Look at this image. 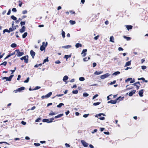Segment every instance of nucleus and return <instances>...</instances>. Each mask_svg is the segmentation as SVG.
<instances>
[{"label": "nucleus", "mask_w": 148, "mask_h": 148, "mask_svg": "<svg viewBox=\"0 0 148 148\" xmlns=\"http://www.w3.org/2000/svg\"><path fill=\"white\" fill-rule=\"evenodd\" d=\"M27 58H26V56H24L20 58V59L21 60H25V63H27L28 62V56H27Z\"/></svg>", "instance_id": "6e6552de"}, {"label": "nucleus", "mask_w": 148, "mask_h": 148, "mask_svg": "<svg viewBox=\"0 0 148 148\" xmlns=\"http://www.w3.org/2000/svg\"><path fill=\"white\" fill-rule=\"evenodd\" d=\"M27 11L26 10H25L22 11V14H26L27 13Z\"/></svg>", "instance_id": "3c124183"}, {"label": "nucleus", "mask_w": 148, "mask_h": 148, "mask_svg": "<svg viewBox=\"0 0 148 148\" xmlns=\"http://www.w3.org/2000/svg\"><path fill=\"white\" fill-rule=\"evenodd\" d=\"M132 80V78H128L125 80V82H127L130 81H131V80Z\"/></svg>", "instance_id": "ea45409f"}, {"label": "nucleus", "mask_w": 148, "mask_h": 148, "mask_svg": "<svg viewBox=\"0 0 148 148\" xmlns=\"http://www.w3.org/2000/svg\"><path fill=\"white\" fill-rule=\"evenodd\" d=\"M71 25H74L75 24L76 22L75 21H73V20H70L69 21Z\"/></svg>", "instance_id": "7c9ffc66"}, {"label": "nucleus", "mask_w": 148, "mask_h": 148, "mask_svg": "<svg viewBox=\"0 0 148 148\" xmlns=\"http://www.w3.org/2000/svg\"><path fill=\"white\" fill-rule=\"evenodd\" d=\"M11 18L14 21L16 20L17 19V18L14 15H12L11 16Z\"/></svg>", "instance_id": "473e14b6"}, {"label": "nucleus", "mask_w": 148, "mask_h": 148, "mask_svg": "<svg viewBox=\"0 0 148 148\" xmlns=\"http://www.w3.org/2000/svg\"><path fill=\"white\" fill-rule=\"evenodd\" d=\"M82 47V45L80 43H76L75 45V47L77 48H78L80 47Z\"/></svg>", "instance_id": "4be33fe9"}, {"label": "nucleus", "mask_w": 148, "mask_h": 148, "mask_svg": "<svg viewBox=\"0 0 148 148\" xmlns=\"http://www.w3.org/2000/svg\"><path fill=\"white\" fill-rule=\"evenodd\" d=\"M111 103L113 104H115L117 102V101L116 100V99L115 100H111Z\"/></svg>", "instance_id": "c756f323"}, {"label": "nucleus", "mask_w": 148, "mask_h": 148, "mask_svg": "<svg viewBox=\"0 0 148 148\" xmlns=\"http://www.w3.org/2000/svg\"><path fill=\"white\" fill-rule=\"evenodd\" d=\"M13 75H12L9 77H4L2 78V79H6L7 81H10L12 79L14 76Z\"/></svg>", "instance_id": "39448f33"}, {"label": "nucleus", "mask_w": 148, "mask_h": 148, "mask_svg": "<svg viewBox=\"0 0 148 148\" xmlns=\"http://www.w3.org/2000/svg\"><path fill=\"white\" fill-rule=\"evenodd\" d=\"M41 120V118H38L36 120L35 122H39L40 121V120Z\"/></svg>", "instance_id": "603ef678"}, {"label": "nucleus", "mask_w": 148, "mask_h": 148, "mask_svg": "<svg viewBox=\"0 0 148 148\" xmlns=\"http://www.w3.org/2000/svg\"><path fill=\"white\" fill-rule=\"evenodd\" d=\"M49 61V60L48 59V58L47 57V58L46 59H45L44 60L43 62L42 63V64H44L46 62H47Z\"/></svg>", "instance_id": "a18cd8bd"}, {"label": "nucleus", "mask_w": 148, "mask_h": 148, "mask_svg": "<svg viewBox=\"0 0 148 148\" xmlns=\"http://www.w3.org/2000/svg\"><path fill=\"white\" fill-rule=\"evenodd\" d=\"M124 98V97H121L120 96V97H119L117 98L116 99V101H117L119 100V101H121V100H123Z\"/></svg>", "instance_id": "bb28decb"}, {"label": "nucleus", "mask_w": 148, "mask_h": 148, "mask_svg": "<svg viewBox=\"0 0 148 148\" xmlns=\"http://www.w3.org/2000/svg\"><path fill=\"white\" fill-rule=\"evenodd\" d=\"M99 37V35H97L96 36H95L94 38V39L95 40H97L98 39V38Z\"/></svg>", "instance_id": "13d9d810"}, {"label": "nucleus", "mask_w": 148, "mask_h": 148, "mask_svg": "<svg viewBox=\"0 0 148 148\" xmlns=\"http://www.w3.org/2000/svg\"><path fill=\"white\" fill-rule=\"evenodd\" d=\"M25 27L24 26H23L21 29H20L19 30V32H20L22 33H23L25 32Z\"/></svg>", "instance_id": "4468645a"}, {"label": "nucleus", "mask_w": 148, "mask_h": 148, "mask_svg": "<svg viewBox=\"0 0 148 148\" xmlns=\"http://www.w3.org/2000/svg\"><path fill=\"white\" fill-rule=\"evenodd\" d=\"M68 77L67 75L64 76L63 78V80L65 82L68 79Z\"/></svg>", "instance_id": "b1692460"}, {"label": "nucleus", "mask_w": 148, "mask_h": 148, "mask_svg": "<svg viewBox=\"0 0 148 148\" xmlns=\"http://www.w3.org/2000/svg\"><path fill=\"white\" fill-rule=\"evenodd\" d=\"M30 54L33 59L34 58L35 55V53L32 50H31L30 51Z\"/></svg>", "instance_id": "9d476101"}, {"label": "nucleus", "mask_w": 148, "mask_h": 148, "mask_svg": "<svg viewBox=\"0 0 148 148\" xmlns=\"http://www.w3.org/2000/svg\"><path fill=\"white\" fill-rule=\"evenodd\" d=\"M27 33L26 32H25L24 33V34L22 35V37L23 38H25L27 36Z\"/></svg>", "instance_id": "cd10ccee"}, {"label": "nucleus", "mask_w": 148, "mask_h": 148, "mask_svg": "<svg viewBox=\"0 0 148 148\" xmlns=\"http://www.w3.org/2000/svg\"><path fill=\"white\" fill-rule=\"evenodd\" d=\"M72 92L73 94H77L78 93V90H74L72 91Z\"/></svg>", "instance_id": "c9c22d12"}, {"label": "nucleus", "mask_w": 148, "mask_h": 148, "mask_svg": "<svg viewBox=\"0 0 148 148\" xmlns=\"http://www.w3.org/2000/svg\"><path fill=\"white\" fill-rule=\"evenodd\" d=\"M56 114L57 113H56L52 111V112L51 113L49 114V115H54Z\"/></svg>", "instance_id": "de8ad7c7"}, {"label": "nucleus", "mask_w": 148, "mask_h": 148, "mask_svg": "<svg viewBox=\"0 0 148 148\" xmlns=\"http://www.w3.org/2000/svg\"><path fill=\"white\" fill-rule=\"evenodd\" d=\"M138 79L139 80H142L143 81V82H148L147 80H145V79L144 77H141V78H138Z\"/></svg>", "instance_id": "aec40b11"}, {"label": "nucleus", "mask_w": 148, "mask_h": 148, "mask_svg": "<svg viewBox=\"0 0 148 148\" xmlns=\"http://www.w3.org/2000/svg\"><path fill=\"white\" fill-rule=\"evenodd\" d=\"M16 28H12V27H10V28H9V30H10V32H12L13 31H14V30L15 29H16Z\"/></svg>", "instance_id": "c03bdc74"}, {"label": "nucleus", "mask_w": 148, "mask_h": 148, "mask_svg": "<svg viewBox=\"0 0 148 148\" xmlns=\"http://www.w3.org/2000/svg\"><path fill=\"white\" fill-rule=\"evenodd\" d=\"M71 47V46L69 45H68L66 46H63L62 47V48L65 49H68L70 48Z\"/></svg>", "instance_id": "a878e982"}, {"label": "nucleus", "mask_w": 148, "mask_h": 148, "mask_svg": "<svg viewBox=\"0 0 148 148\" xmlns=\"http://www.w3.org/2000/svg\"><path fill=\"white\" fill-rule=\"evenodd\" d=\"M12 11L14 12H16L17 10L15 8H13L12 9Z\"/></svg>", "instance_id": "4d7b16f0"}, {"label": "nucleus", "mask_w": 148, "mask_h": 148, "mask_svg": "<svg viewBox=\"0 0 148 148\" xmlns=\"http://www.w3.org/2000/svg\"><path fill=\"white\" fill-rule=\"evenodd\" d=\"M40 88H41V87L40 86H37L35 87V88L33 89V90H38V89Z\"/></svg>", "instance_id": "09e8293b"}, {"label": "nucleus", "mask_w": 148, "mask_h": 148, "mask_svg": "<svg viewBox=\"0 0 148 148\" xmlns=\"http://www.w3.org/2000/svg\"><path fill=\"white\" fill-rule=\"evenodd\" d=\"M98 94H96L95 95H94L92 98V99H95L97 97H98Z\"/></svg>", "instance_id": "052dcab7"}, {"label": "nucleus", "mask_w": 148, "mask_h": 148, "mask_svg": "<svg viewBox=\"0 0 148 148\" xmlns=\"http://www.w3.org/2000/svg\"><path fill=\"white\" fill-rule=\"evenodd\" d=\"M64 95L63 94H57V95L55 97L53 98H54L55 97H61L63 96Z\"/></svg>", "instance_id": "49530a36"}, {"label": "nucleus", "mask_w": 148, "mask_h": 148, "mask_svg": "<svg viewBox=\"0 0 148 148\" xmlns=\"http://www.w3.org/2000/svg\"><path fill=\"white\" fill-rule=\"evenodd\" d=\"M131 61H128L126 62L125 65V67L129 66L131 65Z\"/></svg>", "instance_id": "5701e85b"}, {"label": "nucleus", "mask_w": 148, "mask_h": 148, "mask_svg": "<svg viewBox=\"0 0 148 148\" xmlns=\"http://www.w3.org/2000/svg\"><path fill=\"white\" fill-rule=\"evenodd\" d=\"M97 65V64L95 62H94L92 64V66L93 67H94L96 66Z\"/></svg>", "instance_id": "338daca9"}, {"label": "nucleus", "mask_w": 148, "mask_h": 148, "mask_svg": "<svg viewBox=\"0 0 148 148\" xmlns=\"http://www.w3.org/2000/svg\"><path fill=\"white\" fill-rule=\"evenodd\" d=\"M21 123L24 125H25L26 123V122H24L23 121H21Z\"/></svg>", "instance_id": "774afa93"}, {"label": "nucleus", "mask_w": 148, "mask_h": 148, "mask_svg": "<svg viewBox=\"0 0 148 148\" xmlns=\"http://www.w3.org/2000/svg\"><path fill=\"white\" fill-rule=\"evenodd\" d=\"M42 45H41L40 48V49L41 51H43L45 49V47L47 46V42H46V44L45 45V42H43L42 43Z\"/></svg>", "instance_id": "f257e3e1"}, {"label": "nucleus", "mask_w": 148, "mask_h": 148, "mask_svg": "<svg viewBox=\"0 0 148 148\" xmlns=\"http://www.w3.org/2000/svg\"><path fill=\"white\" fill-rule=\"evenodd\" d=\"M81 143L83 146L85 147H87L88 146V144L84 140H81Z\"/></svg>", "instance_id": "1a4fd4ad"}, {"label": "nucleus", "mask_w": 148, "mask_h": 148, "mask_svg": "<svg viewBox=\"0 0 148 148\" xmlns=\"http://www.w3.org/2000/svg\"><path fill=\"white\" fill-rule=\"evenodd\" d=\"M110 41L112 42H114V38L113 36H111L110 38Z\"/></svg>", "instance_id": "393cba45"}, {"label": "nucleus", "mask_w": 148, "mask_h": 148, "mask_svg": "<svg viewBox=\"0 0 148 148\" xmlns=\"http://www.w3.org/2000/svg\"><path fill=\"white\" fill-rule=\"evenodd\" d=\"M71 56L72 55L71 54L69 55H65L64 58H66V61H67V59L69 58H71Z\"/></svg>", "instance_id": "dca6fc26"}, {"label": "nucleus", "mask_w": 148, "mask_h": 148, "mask_svg": "<svg viewBox=\"0 0 148 148\" xmlns=\"http://www.w3.org/2000/svg\"><path fill=\"white\" fill-rule=\"evenodd\" d=\"M65 32L64 31H63V30L62 31V36L63 37V38H64L65 37Z\"/></svg>", "instance_id": "f704fd0d"}, {"label": "nucleus", "mask_w": 148, "mask_h": 148, "mask_svg": "<svg viewBox=\"0 0 148 148\" xmlns=\"http://www.w3.org/2000/svg\"><path fill=\"white\" fill-rule=\"evenodd\" d=\"M90 59V57H88V58L87 57H85L83 59V60L84 61H87Z\"/></svg>", "instance_id": "72a5a7b5"}, {"label": "nucleus", "mask_w": 148, "mask_h": 148, "mask_svg": "<svg viewBox=\"0 0 148 148\" xmlns=\"http://www.w3.org/2000/svg\"><path fill=\"white\" fill-rule=\"evenodd\" d=\"M123 37L125 38L127 40L129 41L131 39V38L130 37H127L126 36L124 35L123 36Z\"/></svg>", "instance_id": "412c9836"}, {"label": "nucleus", "mask_w": 148, "mask_h": 148, "mask_svg": "<svg viewBox=\"0 0 148 148\" xmlns=\"http://www.w3.org/2000/svg\"><path fill=\"white\" fill-rule=\"evenodd\" d=\"M126 27L128 30L132 29L133 27V26L131 25H126Z\"/></svg>", "instance_id": "2eb2a0df"}, {"label": "nucleus", "mask_w": 148, "mask_h": 148, "mask_svg": "<svg viewBox=\"0 0 148 148\" xmlns=\"http://www.w3.org/2000/svg\"><path fill=\"white\" fill-rule=\"evenodd\" d=\"M7 64V62L6 61H5L3 62L2 63H1L0 64V65H4V66H5Z\"/></svg>", "instance_id": "e433bc0d"}, {"label": "nucleus", "mask_w": 148, "mask_h": 148, "mask_svg": "<svg viewBox=\"0 0 148 148\" xmlns=\"http://www.w3.org/2000/svg\"><path fill=\"white\" fill-rule=\"evenodd\" d=\"M5 143L8 145H9V144L8 143H7V142H0V144H2V143Z\"/></svg>", "instance_id": "bf43d9fd"}, {"label": "nucleus", "mask_w": 148, "mask_h": 148, "mask_svg": "<svg viewBox=\"0 0 148 148\" xmlns=\"http://www.w3.org/2000/svg\"><path fill=\"white\" fill-rule=\"evenodd\" d=\"M110 75V74H109V73H107L105 74L101 75V76L100 78L102 79H103L109 76Z\"/></svg>", "instance_id": "0eeeda50"}, {"label": "nucleus", "mask_w": 148, "mask_h": 148, "mask_svg": "<svg viewBox=\"0 0 148 148\" xmlns=\"http://www.w3.org/2000/svg\"><path fill=\"white\" fill-rule=\"evenodd\" d=\"M87 51V49H84L83 50L82 52V54H83V53H84L82 55L83 57H84L86 56V52Z\"/></svg>", "instance_id": "f8f14e48"}, {"label": "nucleus", "mask_w": 148, "mask_h": 148, "mask_svg": "<svg viewBox=\"0 0 148 148\" xmlns=\"http://www.w3.org/2000/svg\"><path fill=\"white\" fill-rule=\"evenodd\" d=\"M29 77H28L26 80H25L24 81V83H27L29 81Z\"/></svg>", "instance_id": "5fc2aeb1"}, {"label": "nucleus", "mask_w": 148, "mask_h": 148, "mask_svg": "<svg viewBox=\"0 0 148 148\" xmlns=\"http://www.w3.org/2000/svg\"><path fill=\"white\" fill-rule=\"evenodd\" d=\"M120 72L119 71H116L113 74V75H117L120 74Z\"/></svg>", "instance_id": "a19ab883"}, {"label": "nucleus", "mask_w": 148, "mask_h": 148, "mask_svg": "<svg viewBox=\"0 0 148 148\" xmlns=\"http://www.w3.org/2000/svg\"><path fill=\"white\" fill-rule=\"evenodd\" d=\"M63 115V114H58V115H57L56 116H55L54 117V118L55 119L58 118H60V117L62 116Z\"/></svg>", "instance_id": "f3484780"}, {"label": "nucleus", "mask_w": 148, "mask_h": 148, "mask_svg": "<svg viewBox=\"0 0 148 148\" xmlns=\"http://www.w3.org/2000/svg\"><path fill=\"white\" fill-rule=\"evenodd\" d=\"M101 103L100 102H97L96 103H93V105L95 106H96L99 105Z\"/></svg>", "instance_id": "4c0bfd02"}, {"label": "nucleus", "mask_w": 148, "mask_h": 148, "mask_svg": "<svg viewBox=\"0 0 148 148\" xmlns=\"http://www.w3.org/2000/svg\"><path fill=\"white\" fill-rule=\"evenodd\" d=\"M34 145L35 146L37 147V146H40V143H34Z\"/></svg>", "instance_id": "864d4df0"}, {"label": "nucleus", "mask_w": 148, "mask_h": 148, "mask_svg": "<svg viewBox=\"0 0 148 148\" xmlns=\"http://www.w3.org/2000/svg\"><path fill=\"white\" fill-rule=\"evenodd\" d=\"M6 32L8 33H10V31L8 29H5L3 30V34L5 33Z\"/></svg>", "instance_id": "58836bf2"}, {"label": "nucleus", "mask_w": 148, "mask_h": 148, "mask_svg": "<svg viewBox=\"0 0 148 148\" xmlns=\"http://www.w3.org/2000/svg\"><path fill=\"white\" fill-rule=\"evenodd\" d=\"M64 104L62 103H60L57 106V107L58 108H61L62 106H64Z\"/></svg>", "instance_id": "c85d7f7f"}, {"label": "nucleus", "mask_w": 148, "mask_h": 148, "mask_svg": "<svg viewBox=\"0 0 148 148\" xmlns=\"http://www.w3.org/2000/svg\"><path fill=\"white\" fill-rule=\"evenodd\" d=\"M65 145L66 147H70V145L68 143H66L65 144Z\"/></svg>", "instance_id": "680f3d73"}, {"label": "nucleus", "mask_w": 148, "mask_h": 148, "mask_svg": "<svg viewBox=\"0 0 148 148\" xmlns=\"http://www.w3.org/2000/svg\"><path fill=\"white\" fill-rule=\"evenodd\" d=\"M135 79H134V78L133 79H132V80H131L130 83H133L135 82Z\"/></svg>", "instance_id": "69168bd1"}, {"label": "nucleus", "mask_w": 148, "mask_h": 148, "mask_svg": "<svg viewBox=\"0 0 148 148\" xmlns=\"http://www.w3.org/2000/svg\"><path fill=\"white\" fill-rule=\"evenodd\" d=\"M133 85L134 86H135L136 87V89L137 90H138L140 86V84H135V83L133 84Z\"/></svg>", "instance_id": "6ab92c4d"}, {"label": "nucleus", "mask_w": 148, "mask_h": 148, "mask_svg": "<svg viewBox=\"0 0 148 148\" xmlns=\"http://www.w3.org/2000/svg\"><path fill=\"white\" fill-rule=\"evenodd\" d=\"M25 88L24 87H21L17 89L16 90H14V92H15V93H17L18 92H21L23 90H24Z\"/></svg>", "instance_id": "20e7f679"}, {"label": "nucleus", "mask_w": 148, "mask_h": 148, "mask_svg": "<svg viewBox=\"0 0 148 148\" xmlns=\"http://www.w3.org/2000/svg\"><path fill=\"white\" fill-rule=\"evenodd\" d=\"M54 120V118H51L49 120V119H44L42 120V121L44 122H47V123H50L53 122V120Z\"/></svg>", "instance_id": "7ed1b4c3"}, {"label": "nucleus", "mask_w": 148, "mask_h": 148, "mask_svg": "<svg viewBox=\"0 0 148 148\" xmlns=\"http://www.w3.org/2000/svg\"><path fill=\"white\" fill-rule=\"evenodd\" d=\"M144 92V90L143 89L140 90L138 92V94L139 96L140 97H142L143 96V94Z\"/></svg>", "instance_id": "9b49d317"}, {"label": "nucleus", "mask_w": 148, "mask_h": 148, "mask_svg": "<svg viewBox=\"0 0 148 148\" xmlns=\"http://www.w3.org/2000/svg\"><path fill=\"white\" fill-rule=\"evenodd\" d=\"M21 26H22L23 25H24L25 24V21H21Z\"/></svg>", "instance_id": "8fccbe9b"}, {"label": "nucleus", "mask_w": 148, "mask_h": 148, "mask_svg": "<svg viewBox=\"0 0 148 148\" xmlns=\"http://www.w3.org/2000/svg\"><path fill=\"white\" fill-rule=\"evenodd\" d=\"M136 92V90H133L132 91L130 92L129 94V96H132V95L135 94Z\"/></svg>", "instance_id": "ddd939ff"}, {"label": "nucleus", "mask_w": 148, "mask_h": 148, "mask_svg": "<svg viewBox=\"0 0 148 148\" xmlns=\"http://www.w3.org/2000/svg\"><path fill=\"white\" fill-rule=\"evenodd\" d=\"M116 82V80H114L112 82H111V83L109 84L110 85H112L114 84Z\"/></svg>", "instance_id": "6e6d98bb"}, {"label": "nucleus", "mask_w": 148, "mask_h": 148, "mask_svg": "<svg viewBox=\"0 0 148 148\" xmlns=\"http://www.w3.org/2000/svg\"><path fill=\"white\" fill-rule=\"evenodd\" d=\"M52 93L51 92H49L48 94L46 95L45 96L43 95L41 97V98L42 99H44L45 97L49 98L52 95Z\"/></svg>", "instance_id": "423d86ee"}, {"label": "nucleus", "mask_w": 148, "mask_h": 148, "mask_svg": "<svg viewBox=\"0 0 148 148\" xmlns=\"http://www.w3.org/2000/svg\"><path fill=\"white\" fill-rule=\"evenodd\" d=\"M89 95L86 92H84L83 94V96L84 97H88Z\"/></svg>", "instance_id": "37998d69"}, {"label": "nucleus", "mask_w": 148, "mask_h": 148, "mask_svg": "<svg viewBox=\"0 0 148 148\" xmlns=\"http://www.w3.org/2000/svg\"><path fill=\"white\" fill-rule=\"evenodd\" d=\"M141 68H142V69L144 70V69H146L147 68V67L145 66H141Z\"/></svg>", "instance_id": "e2e57ef3"}, {"label": "nucleus", "mask_w": 148, "mask_h": 148, "mask_svg": "<svg viewBox=\"0 0 148 148\" xmlns=\"http://www.w3.org/2000/svg\"><path fill=\"white\" fill-rule=\"evenodd\" d=\"M103 72V71H96L94 73V74L96 75H98L101 74Z\"/></svg>", "instance_id": "a211bd4d"}, {"label": "nucleus", "mask_w": 148, "mask_h": 148, "mask_svg": "<svg viewBox=\"0 0 148 148\" xmlns=\"http://www.w3.org/2000/svg\"><path fill=\"white\" fill-rule=\"evenodd\" d=\"M69 12H70V13H71L72 14H74L75 15V12L74 11H72V10H70L69 11Z\"/></svg>", "instance_id": "0e129e2a"}, {"label": "nucleus", "mask_w": 148, "mask_h": 148, "mask_svg": "<svg viewBox=\"0 0 148 148\" xmlns=\"http://www.w3.org/2000/svg\"><path fill=\"white\" fill-rule=\"evenodd\" d=\"M15 51L16 52V55L18 57L21 56L24 54V52H20L19 49L16 50Z\"/></svg>", "instance_id": "f03ea898"}, {"label": "nucleus", "mask_w": 148, "mask_h": 148, "mask_svg": "<svg viewBox=\"0 0 148 148\" xmlns=\"http://www.w3.org/2000/svg\"><path fill=\"white\" fill-rule=\"evenodd\" d=\"M16 46V44L14 43H12L11 45V47L12 48L15 47Z\"/></svg>", "instance_id": "2f4dec72"}, {"label": "nucleus", "mask_w": 148, "mask_h": 148, "mask_svg": "<svg viewBox=\"0 0 148 148\" xmlns=\"http://www.w3.org/2000/svg\"><path fill=\"white\" fill-rule=\"evenodd\" d=\"M79 80L81 81H83L85 79L83 77H81L79 78Z\"/></svg>", "instance_id": "79ce46f5"}]
</instances>
